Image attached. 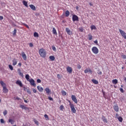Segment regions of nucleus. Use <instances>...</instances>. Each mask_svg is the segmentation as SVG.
Listing matches in <instances>:
<instances>
[{
	"instance_id": "nucleus-15",
	"label": "nucleus",
	"mask_w": 126,
	"mask_h": 126,
	"mask_svg": "<svg viewBox=\"0 0 126 126\" xmlns=\"http://www.w3.org/2000/svg\"><path fill=\"white\" fill-rule=\"evenodd\" d=\"M30 7L32 9V10H36V7L34 6L33 4H31L29 5Z\"/></svg>"
},
{
	"instance_id": "nucleus-48",
	"label": "nucleus",
	"mask_w": 126,
	"mask_h": 126,
	"mask_svg": "<svg viewBox=\"0 0 126 126\" xmlns=\"http://www.w3.org/2000/svg\"><path fill=\"white\" fill-rule=\"evenodd\" d=\"M37 83H41V80H40V79H38L37 80Z\"/></svg>"
},
{
	"instance_id": "nucleus-46",
	"label": "nucleus",
	"mask_w": 126,
	"mask_h": 126,
	"mask_svg": "<svg viewBox=\"0 0 126 126\" xmlns=\"http://www.w3.org/2000/svg\"><path fill=\"white\" fill-rule=\"evenodd\" d=\"M52 50L53 51H56L57 50V49H56V47L55 46H52Z\"/></svg>"
},
{
	"instance_id": "nucleus-55",
	"label": "nucleus",
	"mask_w": 126,
	"mask_h": 126,
	"mask_svg": "<svg viewBox=\"0 0 126 126\" xmlns=\"http://www.w3.org/2000/svg\"><path fill=\"white\" fill-rule=\"evenodd\" d=\"M57 77L58 78H61V75H60V74H58Z\"/></svg>"
},
{
	"instance_id": "nucleus-6",
	"label": "nucleus",
	"mask_w": 126,
	"mask_h": 126,
	"mask_svg": "<svg viewBox=\"0 0 126 126\" xmlns=\"http://www.w3.org/2000/svg\"><path fill=\"white\" fill-rule=\"evenodd\" d=\"M71 99L73 102H74L76 104H77V99L76 98V96L74 95H71Z\"/></svg>"
},
{
	"instance_id": "nucleus-11",
	"label": "nucleus",
	"mask_w": 126,
	"mask_h": 126,
	"mask_svg": "<svg viewBox=\"0 0 126 126\" xmlns=\"http://www.w3.org/2000/svg\"><path fill=\"white\" fill-rule=\"evenodd\" d=\"M16 83V84H18V85H19L21 87H22L23 86V85L22 84V83L20 80L17 81Z\"/></svg>"
},
{
	"instance_id": "nucleus-28",
	"label": "nucleus",
	"mask_w": 126,
	"mask_h": 126,
	"mask_svg": "<svg viewBox=\"0 0 126 126\" xmlns=\"http://www.w3.org/2000/svg\"><path fill=\"white\" fill-rule=\"evenodd\" d=\"M53 34H55V35H57V31L56 30V29H55V28H53Z\"/></svg>"
},
{
	"instance_id": "nucleus-61",
	"label": "nucleus",
	"mask_w": 126,
	"mask_h": 126,
	"mask_svg": "<svg viewBox=\"0 0 126 126\" xmlns=\"http://www.w3.org/2000/svg\"><path fill=\"white\" fill-rule=\"evenodd\" d=\"M78 8H79V7L78 6H76V9H77V10H78Z\"/></svg>"
},
{
	"instance_id": "nucleus-53",
	"label": "nucleus",
	"mask_w": 126,
	"mask_h": 126,
	"mask_svg": "<svg viewBox=\"0 0 126 126\" xmlns=\"http://www.w3.org/2000/svg\"><path fill=\"white\" fill-rule=\"evenodd\" d=\"M30 47H33V43H30Z\"/></svg>"
},
{
	"instance_id": "nucleus-64",
	"label": "nucleus",
	"mask_w": 126,
	"mask_h": 126,
	"mask_svg": "<svg viewBox=\"0 0 126 126\" xmlns=\"http://www.w3.org/2000/svg\"><path fill=\"white\" fill-rule=\"evenodd\" d=\"M124 80H125V81H126V78H125Z\"/></svg>"
},
{
	"instance_id": "nucleus-5",
	"label": "nucleus",
	"mask_w": 126,
	"mask_h": 126,
	"mask_svg": "<svg viewBox=\"0 0 126 126\" xmlns=\"http://www.w3.org/2000/svg\"><path fill=\"white\" fill-rule=\"evenodd\" d=\"M29 81L31 83V85L32 86H34V87H36V84L35 83V81H34V79H31L30 80H29Z\"/></svg>"
},
{
	"instance_id": "nucleus-32",
	"label": "nucleus",
	"mask_w": 126,
	"mask_h": 126,
	"mask_svg": "<svg viewBox=\"0 0 126 126\" xmlns=\"http://www.w3.org/2000/svg\"><path fill=\"white\" fill-rule=\"evenodd\" d=\"M117 119H118V121H119V122H121V123L123 122V118H122V117H119L117 118Z\"/></svg>"
},
{
	"instance_id": "nucleus-4",
	"label": "nucleus",
	"mask_w": 126,
	"mask_h": 126,
	"mask_svg": "<svg viewBox=\"0 0 126 126\" xmlns=\"http://www.w3.org/2000/svg\"><path fill=\"white\" fill-rule=\"evenodd\" d=\"M120 34L124 37V39H126V33L124 31L119 29Z\"/></svg>"
},
{
	"instance_id": "nucleus-44",
	"label": "nucleus",
	"mask_w": 126,
	"mask_h": 126,
	"mask_svg": "<svg viewBox=\"0 0 126 126\" xmlns=\"http://www.w3.org/2000/svg\"><path fill=\"white\" fill-rule=\"evenodd\" d=\"M89 40H92V35H89Z\"/></svg>"
},
{
	"instance_id": "nucleus-63",
	"label": "nucleus",
	"mask_w": 126,
	"mask_h": 126,
	"mask_svg": "<svg viewBox=\"0 0 126 126\" xmlns=\"http://www.w3.org/2000/svg\"><path fill=\"white\" fill-rule=\"evenodd\" d=\"M89 4L91 5V6H92V5H93V4H92V3H90Z\"/></svg>"
},
{
	"instance_id": "nucleus-26",
	"label": "nucleus",
	"mask_w": 126,
	"mask_h": 126,
	"mask_svg": "<svg viewBox=\"0 0 126 126\" xmlns=\"http://www.w3.org/2000/svg\"><path fill=\"white\" fill-rule=\"evenodd\" d=\"M65 16L66 17H68V16H69V11L68 10H66L65 11Z\"/></svg>"
},
{
	"instance_id": "nucleus-23",
	"label": "nucleus",
	"mask_w": 126,
	"mask_h": 126,
	"mask_svg": "<svg viewBox=\"0 0 126 126\" xmlns=\"http://www.w3.org/2000/svg\"><path fill=\"white\" fill-rule=\"evenodd\" d=\"M92 82L94 83V84H98V83H99V82H98V81H97L96 80L93 79L92 80Z\"/></svg>"
},
{
	"instance_id": "nucleus-20",
	"label": "nucleus",
	"mask_w": 126,
	"mask_h": 126,
	"mask_svg": "<svg viewBox=\"0 0 126 126\" xmlns=\"http://www.w3.org/2000/svg\"><path fill=\"white\" fill-rule=\"evenodd\" d=\"M18 72L19 74V75H20V76H22V77H23V73H21V71L20 70V69H18Z\"/></svg>"
},
{
	"instance_id": "nucleus-21",
	"label": "nucleus",
	"mask_w": 126,
	"mask_h": 126,
	"mask_svg": "<svg viewBox=\"0 0 126 126\" xmlns=\"http://www.w3.org/2000/svg\"><path fill=\"white\" fill-rule=\"evenodd\" d=\"M102 120L104 123H108V120L105 118L104 116L102 117Z\"/></svg>"
},
{
	"instance_id": "nucleus-1",
	"label": "nucleus",
	"mask_w": 126,
	"mask_h": 126,
	"mask_svg": "<svg viewBox=\"0 0 126 126\" xmlns=\"http://www.w3.org/2000/svg\"><path fill=\"white\" fill-rule=\"evenodd\" d=\"M39 55L42 58H45L46 57V50L44 49H40L39 51Z\"/></svg>"
},
{
	"instance_id": "nucleus-12",
	"label": "nucleus",
	"mask_w": 126,
	"mask_h": 126,
	"mask_svg": "<svg viewBox=\"0 0 126 126\" xmlns=\"http://www.w3.org/2000/svg\"><path fill=\"white\" fill-rule=\"evenodd\" d=\"M37 88L38 91H39V92H43V91H44V89H43L42 87H40L39 86H38L37 87Z\"/></svg>"
},
{
	"instance_id": "nucleus-24",
	"label": "nucleus",
	"mask_w": 126,
	"mask_h": 126,
	"mask_svg": "<svg viewBox=\"0 0 126 126\" xmlns=\"http://www.w3.org/2000/svg\"><path fill=\"white\" fill-rule=\"evenodd\" d=\"M112 83L115 85L117 84L118 83V80L117 79L113 80Z\"/></svg>"
},
{
	"instance_id": "nucleus-22",
	"label": "nucleus",
	"mask_w": 126,
	"mask_h": 126,
	"mask_svg": "<svg viewBox=\"0 0 126 126\" xmlns=\"http://www.w3.org/2000/svg\"><path fill=\"white\" fill-rule=\"evenodd\" d=\"M20 108L23 109V110H27V109H28L27 107H26L25 106H24L23 105H21Z\"/></svg>"
},
{
	"instance_id": "nucleus-36",
	"label": "nucleus",
	"mask_w": 126,
	"mask_h": 126,
	"mask_svg": "<svg viewBox=\"0 0 126 126\" xmlns=\"http://www.w3.org/2000/svg\"><path fill=\"white\" fill-rule=\"evenodd\" d=\"M91 29H92V30H93V29L95 30L96 29V27L95 26H92L91 27Z\"/></svg>"
},
{
	"instance_id": "nucleus-57",
	"label": "nucleus",
	"mask_w": 126,
	"mask_h": 126,
	"mask_svg": "<svg viewBox=\"0 0 126 126\" xmlns=\"http://www.w3.org/2000/svg\"><path fill=\"white\" fill-rule=\"evenodd\" d=\"M22 64V63H19L18 65H19V66H21Z\"/></svg>"
},
{
	"instance_id": "nucleus-47",
	"label": "nucleus",
	"mask_w": 126,
	"mask_h": 126,
	"mask_svg": "<svg viewBox=\"0 0 126 126\" xmlns=\"http://www.w3.org/2000/svg\"><path fill=\"white\" fill-rule=\"evenodd\" d=\"M35 124H36V125H39V122H38V121H37V120H34V121Z\"/></svg>"
},
{
	"instance_id": "nucleus-58",
	"label": "nucleus",
	"mask_w": 126,
	"mask_h": 126,
	"mask_svg": "<svg viewBox=\"0 0 126 126\" xmlns=\"http://www.w3.org/2000/svg\"><path fill=\"white\" fill-rule=\"evenodd\" d=\"M116 118H119V117H119V115L118 114H116Z\"/></svg>"
},
{
	"instance_id": "nucleus-10",
	"label": "nucleus",
	"mask_w": 126,
	"mask_h": 126,
	"mask_svg": "<svg viewBox=\"0 0 126 126\" xmlns=\"http://www.w3.org/2000/svg\"><path fill=\"white\" fill-rule=\"evenodd\" d=\"M113 108L116 112H119V106H118V105H114Z\"/></svg>"
},
{
	"instance_id": "nucleus-45",
	"label": "nucleus",
	"mask_w": 126,
	"mask_h": 126,
	"mask_svg": "<svg viewBox=\"0 0 126 126\" xmlns=\"http://www.w3.org/2000/svg\"><path fill=\"white\" fill-rule=\"evenodd\" d=\"M32 91L33 93H37V90H36L35 89H32Z\"/></svg>"
},
{
	"instance_id": "nucleus-49",
	"label": "nucleus",
	"mask_w": 126,
	"mask_h": 126,
	"mask_svg": "<svg viewBox=\"0 0 126 126\" xmlns=\"http://www.w3.org/2000/svg\"><path fill=\"white\" fill-rule=\"evenodd\" d=\"M120 91L122 92V93H124V89H123V88H120Z\"/></svg>"
},
{
	"instance_id": "nucleus-7",
	"label": "nucleus",
	"mask_w": 126,
	"mask_h": 126,
	"mask_svg": "<svg viewBox=\"0 0 126 126\" xmlns=\"http://www.w3.org/2000/svg\"><path fill=\"white\" fill-rule=\"evenodd\" d=\"M78 17L76 15H73L72 16V20L74 22V21H78Z\"/></svg>"
},
{
	"instance_id": "nucleus-60",
	"label": "nucleus",
	"mask_w": 126,
	"mask_h": 126,
	"mask_svg": "<svg viewBox=\"0 0 126 126\" xmlns=\"http://www.w3.org/2000/svg\"><path fill=\"white\" fill-rule=\"evenodd\" d=\"M16 99L17 100H20V98L19 97H17L16 98Z\"/></svg>"
},
{
	"instance_id": "nucleus-39",
	"label": "nucleus",
	"mask_w": 126,
	"mask_h": 126,
	"mask_svg": "<svg viewBox=\"0 0 126 126\" xmlns=\"http://www.w3.org/2000/svg\"><path fill=\"white\" fill-rule=\"evenodd\" d=\"M48 99H49V100H50V101H54V99L53 98V97H51V96H49V97H48Z\"/></svg>"
},
{
	"instance_id": "nucleus-34",
	"label": "nucleus",
	"mask_w": 126,
	"mask_h": 126,
	"mask_svg": "<svg viewBox=\"0 0 126 126\" xmlns=\"http://www.w3.org/2000/svg\"><path fill=\"white\" fill-rule=\"evenodd\" d=\"M3 114L4 116H6V115H7V110H4Z\"/></svg>"
},
{
	"instance_id": "nucleus-19",
	"label": "nucleus",
	"mask_w": 126,
	"mask_h": 126,
	"mask_svg": "<svg viewBox=\"0 0 126 126\" xmlns=\"http://www.w3.org/2000/svg\"><path fill=\"white\" fill-rule=\"evenodd\" d=\"M0 84H1V86L3 88L6 87L5 86H6V85L5 84V83H4V82H3V81H2L0 82Z\"/></svg>"
},
{
	"instance_id": "nucleus-25",
	"label": "nucleus",
	"mask_w": 126,
	"mask_h": 126,
	"mask_svg": "<svg viewBox=\"0 0 126 126\" xmlns=\"http://www.w3.org/2000/svg\"><path fill=\"white\" fill-rule=\"evenodd\" d=\"M23 4L25 5V6H26V7H28V4L26 1L23 0Z\"/></svg>"
},
{
	"instance_id": "nucleus-38",
	"label": "nucleus",
	"mask_w": 126,
	"mask_h": 126,
	"mask_svg": "<svg viewBox=\"0 0 126 126\" xmlns=\"http://www.w3.org/2000/svg\"><path fill=\"white\" fill-rule=\"evenodd\" d=\"M9 68L11 70H13V67H12V65H9Z\"/></svg>"
},
{
	"instance_id": "nucleus-31",
	"label": "nucleus",
	"mask_w": 126,
	"mask_h": 126,
	"mask_svg": "<svg viewBox=\"0 0 126 126\" xmlns=\"http://www.w3.org/2000/svg\"><path fill=\"white\" fill-rule=\"evenodd\" d=\"M33 36H34V37H39V34H38V33L37 32H34V33H33Z\"/></svg>"
},
{
	"instance_id": "nucleus-37",
	"label": "nucleus",
	"mask_w": 126,
	"mask_h": 126,
	"mask_svg": "<svg viewBox=\"0 0 126 126\" xmlns=\"http://www.w3.org/2000/svg\"><path fill=\"white\" fill-rule=\"evenodd\" d=\"M60 109L61 110V111H63V105H61L60 107Z\"/></svg>"
},
{
	"instance_id": "nucleus-8",
	"label": "nucleus",
	"mask_w": 126,
	"mask_h": 126,
	"mask_svg": "<svg viewBox=\"0 0 126 126\" xmlns=\"http://www.w3.org/2000/svg\"><path fill=\"white\" fill-rule=\"evenodd\" d=\"M22 58H23L24 61H26V60H27V56H26V54H25V53L23 51L22 52Z\"/></svg>"
},
{
	"instance_id": "nucleus-35",
	"label": "nucleus",
	"mask_w": 126,
	"mask_h": 126,
	"mask_svg": "<svg viewBox=\"0 0 126 126\" xmlns=\"http://www.w3.org/2000/svg\"><path fill=\"white\" fill-rule=\"evenodd\" d=\"M97 71H98V72H97L98 74H100V75H101V74H102V71H101L99 69H98L97 70Z\"/></svg>"
},
{
	"instance_id": "nucleus-56",
	"label": "nucleus",
	"mask_w": 126,
	"mask_h": 126,
	"mask_svg": "<svg viewBox=\"0 0 126 126\" xmlns=\"http://www.w3.org/2000/svg\"><path fill=\"white\" fill-rule=\"evenodd\" d=\"M25 26H26L27 28H28V29H29V26H28V25H26V24H25Z\"/></svg>"
},
{
	"instance_id": "nucleus-40",
	"label": "nucleus",
	"mask_w": 126,
	"mask_h": 126,
	"mask_svg": "<svg viewBox=\"0 0 126 126\" xmlns=\"http://www.w3.org/2000/svg\"><path fill=\"white\" fill-rule=\"evenodd\" d=\"M16 32H17L16 29H14L13 35H16Z\"/></svg>"
},
{
	"instance_id": "nucleus-9",
	"label": "nucleus",
	"mask_w": 126,
	"mask_h": 126,
	"mask_svg": "<svg viewBox=\"0 0 126 126\" xmlns=\"http://www.w3.org/2000/svg\"><path fill=\"white\" fill-rule=\"evenodd\" d=\"M66 70L67 72H69V73H71V72H72V68L71 67L67 66L66 68Z\"/></svg>"
},
{
	"instance_id": "nucleus-29",
	"label": "nucleus",
	"mask_w": 126,
	"mask_h": 126,
	"mask_svg": "<svg viewBox=\"0 0 126 126\" xmlns=\"http://www.w3.org/2000/svg\"><path fill=\"white\" fill-rule=\"evenodd\" d=\"M30 77V76H29V75L27 74L26 75V79H27V80H28V81H29V80H30V79H29Z\"/></svg>"
},
{
	"instance_id": "nucleus-27",
	"label": "nucleus",
	"mask_w": 126,
	"mask_h": 126,
	"mask_svg": "<svg viewBox=\"0 0 126 126\" xmlns=\"http://www.w3.org/2000/svg\"><path fill=\"white\" fill-rule=\"evenodd\" d=\"M8 122L9 123H10L11 125H13V124H14V121H13V120L12 119H9Z\"/></svg>"
},
{
	"instance_id": "nucleus-41",
	"label": "nucleus",
	"mask_w": 126,
	"mask_h": 126,
	"mask_svg": "<svg viewBox=\"0 0 126 126\" xmlns=\"http://www.w3.org/2000/svg\"><path fill=\"white\" fill-rule=\"evenodd\" d=\"M27 93H28L30 95H31V91H30V90L28 89L27 91Z\"/></svg>"
},
{
	"instance_id": "nucleus-54",
	"label": "nucleus",
	"mask_w": 126,
	"mask_h": 126,
	"mask_svg": "<svg viewBox=\"0 0 126 126\" xmlns=\"http://www.w3.org/2000/svg\"><path fill=\"white\" fill-rule=\"evenodd\" d=\"M94 43H95V44H96V45H97V44H98V40L94 41Z\"/></svg>"
},
{
	"instance_id": "nucleus-14",
	"label": "nucleus",
	"mask_w": 126,
	"mask_h": 126,
	"mask_svg": "<svg viewBox=\"0 0 126 126\" xmlns=\"http://www.w3.org/2000/svg\"><path fill=\"white\" fill-rule=\"evenodd\" d=\"M45 91H46L47 95H49V94H50V93L51 92V90H50V89H49V88H45Z\"/></svg>"
},
{
	"instance_id": "nucleus-59",
	"label": "nucleus",
	"mask_w": 126,
	"mask_h": 126,
	"mask_svg": "<svg viewBox=\"0 0 126 126\" xmlns=\"http://www.w3.org/2000/svg\"><path fill=\"white\" fill-rule=\"evenodd\" d=\"M24 102H25V103H28V101H27V100H25V99H24Z\"/></svg>"
},
{
	"instance_id": "nucleus-30",
	"label": "nucleus",
	"mask_w": 126,
	"mask_h": 126,
	"mask_svg": "<svg viewBox=\"0 0 126 126\" xmlns=\"http://www.w3.org/2000/svg\"><path fill=\"white\" fill-rule=\"evenodd\" d=\"M49 59L50 60H51V61H54L55 60V56H51L49 57Z\"/></svg>"
},
{
	"instance_id": "nucleus-62",
	"label": "nucleus",
	"mask_w": 126,
	"mask_h": 126,
	"mask_svg": "<svg viewBox=\"0 0 126 126\" xmlns=\"http://www.w3.org/2000/svg\"><path fill=\"white\" fill-rule=\"evenodd\" d=\"M123 58H124V59H126V56L125 55H123Z\"/></svg>"
},
{
	"instance_id": "nucleus-13",
	"label": "nucleus",
	"mask_w": 126,
	"mask_h": 126,
	"mask_svg": "<svg viewBox=\"0 0 126 126\" xmlns=\"http://www.w3.org/2000/svg\"><path fill=\"white\" fill-rule=\"evenodd\" d=\"M13 65H16L17 64V60L16 59H14L12 61Z\"/></svg>"
},
{
	"instance_id": "nucleus-2",
	"label": "nucleus",
	"mask_w": 126,
	"mask_h": 126,
	"mask_svg": "<svg viewBox=\"0 0 126 126\" xmlns=\"http://www.w3.org/2000/svg\"><path fill=\"white\" fill-rule=\"evenodd\" d=\"M71 111L73 113V114H75L76 113V110H75V108H74V105L73 104L70 103L69 104Z\"/></svg>"
},
{
	"instance_id": "nucleus-17",
	"label": "nucleus",
	"mask_w": 126,
	"mask_h": 126,
	"mask_svg": "<svg viewBox=\"0 0 126 126\" xmlns=\"http://www.w3.org/2000/svg\"><path fill=\"white\" fill-rule=\"evenodd\" d=\"M3 93H7L8 92V90L6 88V87L3 88Z\"/></svg>"
},
{
	"instance_id": "nucleus-33",
	"label": "nucleus",
	"mask_w": 126,
	"mask_h": 126,
	"mask_svg": "<svg viewBox=\"0 0 126 126\" xmlns=\"http://www.w3.org/2000/svg\"><path fill=\"white\" fill-rule=\"evenodd\" d=\"M62 95H63V96H65V95H66V92H65V91H62Z\"/></svg>"
},
{
	"instance_id": "nucleus-42",
	"label": "nucleus",
	"mask_w": 126,
	"mask_h": 126,
	"mask_svg": "<svg viewBox=\"0 0 126 126\" xmlns=\"http://www.w3.org/2000/svg\"><path fill=\"white\" fill-rule=\"evenodd\" d=\"M44 118L45 119H47V120H49V117L48 116V115H47V114L44 115Z\"/></svg>"
},
{
	"instance_id": "nucleus-43",
	"label": "nucleus",
	"mask_w": 126,
	"mask_h": 126,
	"mask_svg": "<svg viewBox=\"0 0 126 126\" xmlns=\"http://www.w3.org/2000/svg\"><path fill=\"white\" fill-rule=\"evenodd\" d=\"M0 123L1 124H4V120L3 119H0Z\"/></svg>"
},
{
	"instance_id": "nucleus-3",
	"label": "nucleus",
	"mask_w": 126,
	"mask_h": 126,
	"mask_svg": "<svg viewBox=\"0 0 126 126\" xmlns=\"http://www.w3.org/2000/svg\"><path fill=\"white\" fill-rule=\"evenodd\" d=\"M92 50L94 54H97L99 53V50H98V48L96 47H93Z\"/></svg>"
},
{
	"instance_id": "nucleus-51",
	"label": "nucleus",
	"mask_w": 126,
	"mask_h": 126,
	"mask_svg": "<svg viewBox=\"0 0 126 126\" xmlns=\"http://www.w3.org/2000/svg\"><path fill=\"white\" fill-rule=\"evenodd\" d=\"M3 19V17L2 16H0V20H2Z\"/></svg>"
},
{
	"instance_id": "nucleus-18",
	"label": "nucleus",
	"mask_w": 126,
	"mask_h": 126,
	"mask_svg": "<svg viewBox=\"0 0 126 126\" xmlns=\"http://www.w3.org/2000/svg\"><path fill=\"white\" fill-rule=\"evenodd\" d=\"M66 32H67L68 35H71L72 32H70V30L68 28H66Z\"/></svg>"
},
{
	"instance_id": "nucleus-52",
	"label": "nucleus",
	"mask_w": 126,
	"mask_h": 126,
	"mask_svg": "<svg viewBox=\"0 0 126 126\" xmlns=\"http://www.w3.org/2000/svg\"><path fill=\"white\" fill-rule=\"evenodd\" d=\"M79 30H80V32H83V29L82 28H80Z\"/></svg>"
},
{
	"instance_id": "nucleus-50",
	"label": "nucleus",
	"mask_w": 126,
	"mask_h": 126,
	"mask_svg": "<svg viewBox=\"0 0 126 126\" xmlns=\"http://www.w3.org/2000/svg\"><path fill=\"white\" fill-rule=\"evenodd\" d=\"M77 67L78 69H80V68H81V66L80 65H78Z\"/></svg>"
},
{
	"instance_id": "nucleus-16",
	"label": "nucleus",
	"mask_w": 126,
	"mask_h": 126,
	"mask_svg": "<svg viewBox=\"0 0 126 126\" xmlns=\"http://www.w3.org/2000/svg\"><path fill=\"white\" fill-rule=\"evenodd\" d=\"M88 72H90V73H92V70L90 69H86L85 70V73H87Z\"/></svg>"
}]
</instances>
